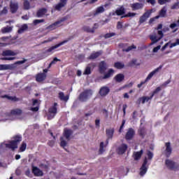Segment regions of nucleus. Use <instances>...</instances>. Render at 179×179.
<instances>
[{"label": "nucleus", "mask_w": 179, "mask_h": 179, "mask_svg": "<svg viewBox=\"0 0 179 179\" xmlns=\"http://www.w3.org/2000/svg\"><path fill=\"white\" fill-rule=\"evenodd\" d=\"M106 8H107V6L106 5L98 6L94 12V16H97V15L104 13V12H106Z\"/></svg>", "instance_id": "9d476101"}, {"label": "nucleus", "mask_w": 179, "mask_h": 179, "mask_svg": "<svg viewBox=\"0 0 179 179\" xmlns=\"http://www.w3.org/2000/svg\"><path fill=\"white\" fill-rule=\"evenodd\" d=\"M153 99V96L151 95L150 96H142L140 100L142 103V104H145V103H148L149 100H152Z\"/></svg>", "instance_id": "c756f323"}, {"label": "nucleus", "mask_w": 179, "mask_h": 179, "mask_svg": "<svg viewBox=\"0 0 179 179\" xmlns=\"http://www.w3.org/2000/svg\"><path fill=\"white\" fill-rule=\"evenodd\" d=\"M171 9H179V1L176 2L171 7Z\"/></svg>", "instance_id": "8fccbe9b"}, {"label": "nucleus", "mask_w": 179, "mask_h": 179, "mask_svg": "<svg viewBox=\"0 0 179 179\" xmlns=\"http://www.w3.org/2000/svg\"><path fill=\"white\" fill-rule=\"evenodd\" d=\"M58 103H55L54 106L50 107L48 110V120H52L57 115V106Z\"/></svg>", "instance_id": "0eeeda50"}, {"label": "nucleus", "mask_w": 179, "mask_h": 179, "mask_svg": "<svg viewBox=\"0 0 179 179\" xmlns=\"http://www.w3.org/2000/svg\"><path fill=\"white\" fill-rule=\"evenodd\" d=\"M134 48H136V46L135 45L129 46L127 49H124L123 51H125L126 52H129V51H131V50H134Z\"/></svg>", "instance_id": "49530a36"}, {"label": "nucleus", "mask_w": 179, "mask_h": 179, "mask_svg": "<svg viewBox=\"0 0 179 179\" xmlns=\"http://www.w3.org/2000/svg\"><path fill=\"white\" fill-rule=\"evenodd\" d=\"M160 48H162V46L160 45L154 48V49L152 50V52H157V51H159Z\"/></svg>", "instance_id": "5fc2aeb1"}, {"label": "nucleus", "mask_w": 179, "mask_h": 179, "mask_svg": "<svg viewBox=\"0 0 179 179\" xmlns=\"http://www.w3.org/2000/svg\"><path fill=\"white\" fill-rule=\"evenodd\" d=\"M33 106H38V100L37 99L34 100Z\"/></svg>", "instance_id": "774afa93"}, {"label": "nucleus", "mask_w": 179, "mask_h": 179, "mask_svg": "<svg viewBox=\"0 0 179 179\" xmlns=\"http://www.w3.org/2000/svg\"><path fill=\"white\" fill-rule=\"evenodd\" d=\"M171 83V80L169 79L162 84L161 87H167V85H170Z\"/></svg>", "instance_id": "37998d69"}, {"label": "nucleus", "mask_w": 179, "mask_h": 179, "mask_svg": "<svg viewBox=\"0 0 179 179\" xmlns=\"http://www.w3.org/2000/svg\"><path fill=\"white\" fill-rule=\"evenodd\" d=\"M143 3H134L130 4V7L131 8L132 10H141V9H143Z\"/></svg>", "instance_id": "f8f14e48"}, {"label": "nucleus", "mask_w": 179, "mask_h": 179, "mask_svg": "<svg viewBox=\"0 0 179 179\" xmlns=\"http://www.w3.org/2000/svg\"><path fill=\"white\" fill-rule=\"evenodd\" d=\"M67 42H68V40L63 41L59 44H57L54 46L50 47L49 49L46 50V52H51L52 51H54V50H57V48H59V47H61V45H64V44H66Z\"/></svg>", "instance_id": "ddd939ff"}, {"label": "nucleus", "mask_w": 179, "mask_h": 179, "mask_svg": "<svg viewBox=\"0 0 179 179\" xmlns=\"http://www.w3.org/2000/svg\"><path fill=\"white\" fill-rule=\"evenodd\" d=\"M159 92H162V87H158L155 90L153 91L152 94H151V96L153 97L155 94H157Z\"/></svg>", "instance_id": "a19ab883"}, {"label": "nucleus", "mask_w": 179, "mask_h": 179, "mask_svg": "<svg viewBox=\"0 0 179 179\" xmlns=\"http://www.w3.org/2000/svg\"><path fill=\"white\" fill-rule=\"evenodd\" d=\"M134 135H135V131H134L132 129H129L126 134V139L131 140L132 138H134Z\"/></svg>", "instance_id": "4be33fe9"}, {"label": "nucleus", "mask_w": 179, "mask_h": 179, "mask_svg": "<svg viewBox=\"0 0 179 179\" xmlns=\"http://www.w3.org/2000/svg\"><path fill=\"white\" fill-rule=\"evenodd\" d=\"M26 148H27L26 143H22L21 147L20 148V150H21V152H24V150H26Z\"/></svg>", "instance_id": "de8ad7c7"}, {"label": "nucleus", "mask_w": 179, "mask_h": 179, "mask_svg": "<svg viewBox=\"0 0 179 179\" xmlns=\"http://www.w3.org/2000/svg\"><path fill=\"white\" fill-rule=\"evenodd\" d=\"M109 92L110 89H108V87H103L101 88L99 91V94H101V96H107V94H108Z\"/></svg>", "instance_id": "412c9836"}, {"label": "nucleus", "mask_w": 179, "mask_h": 179, "mask_svg": "<svg viewBox=\"0 0 179 179\" xmlns=\"http://www.w3.org/2000/svg\"><path fill=\"white\" fill-rule=\"evenodd\" d=\"M17 53L10 50H5L3 52V57H14V55H16Z\"/></svg>", "instance_id": "5701e85b"}, {"label": "nucleus", "mask_w": 179, "mask_h": 179, "mask_svg": "<svg viewBox=\"0 0 179 179\" xmlns=\"http://www.w3.org/2000/svg\"><path fill=\"white\" fill-rule=\"evenodd\" d=\"M166 2H167L166 0H158V3H159V5H164Z\"/></svg>", "instance_id": "0e129e2a"}, {"label": "nucleus", "mask_w": 179, "mask_h": 179, "mask_svg": "<svg viewBox=\"0 0 179 179\" xmlns=\"http://www.w3.org/2000/svg\"><path fill=\"white\" fill-rule=\"evenodd\" d=\"M3 97H5L6 99H8V100L16 101V97L15 96H8V95H5Z\"/></svg>", "instance_id": "864d4df0"}, {"label": "nucleus", "mask_w": 179, "mask_h": 179, "mask_svg": "<svg viewBox=\"0 0 179 179\" xmlns=\"http://www.w3.org/2000/svg\"><path fill=\"white\" fill-rule=\"evenodd\" d=\"M47 13V8H41L37 12L38 17H43Z\"/></svg>", "instance_id": "cd10ccee"}, {"label": "nucleus", "mask_w": 179, "mask_h": 179, "mask_svg": "<svg viewBox=\"0 0 179 179\" xmlns=\"http://www.w3.org/2000/svg\"><path fill=\"white\" fill-rule=\"evenodd\" d=\"M58 61H59V59H58V58H57V57H55L53 59V60L50 62V64L52 65H55V64H57V62H58Z\"/></svg>", "instance_id": "6e6d98bb"}, {"label": "nucleus", "mask_w": 179, "mask_h": 179, "mask_svg": "<svg viewBox=\"0 0 179 179\" xmlns=\"http://www.w3.org/2000/svg\"><path fill=\"white\" fill-rule=\"evenodd\" d=\"M55 144V141H52V140L50 141L48 143V145L49 146H51V147L54 146Z\"/></svg>", "instance_id": "052dcab7"}, {"label": "nucleus", "mask_w": 179, "mask_h": 179, "mask_svg": "<svg viewBox=\"0 0 179 179\" xmlns=\"http://www.w3.org/2000/svg\"><path fill=\"white\" fill-rule=\"evenodd\" d=\"M157 34H158L159 37L162 39L164 36L163 31L157 30Z\"/></svg>", "instance_id": "4d7b16f0"}, {"label": "nucleus", "mask_w": 179, "mask_h": 179, "mask_svg": "<svg viewBox=\"0 0 179 179\" xmlns=\"http://www.w3.org/2000/svg\"><path fill=\"white\" fill-rule=\"evenodd\" d=\"M65 20H68V17H64L60 20L52 24L49 27H47L48 30H55L57 27H59V26H62V22H65Z\"/></svg>", "instance_id": "423d86ee"}, {"label": "nucleus", "mask_w": 179, "mask_h": 179, "mask_svg": "<svg viewBox=\"0 0 179 179\" xmlns=\"http://www.w3.org/2000/svg\"><path fill=\"white\" fill-rule=\"evenodd\" d=\"M152 12H153V10H146L145 13H143L142 16L140 17L138 23L140 24H142V23H145L149 17H150V15H152Z\"/></svg>", "instance_id": "6e6552de"}, {"label": "nucleus", "mask_w": 179, "mask_h": 179, "mask_svg": "<svg viewBox=\"0 0 179 179\" xmlns=\"http://www.w3.org/2000/svg\"><path fill=\"white\" fill-rule=\"evenodd\" d=\"M68 142H69V141H68L66 137H60V146L62 148H65V146L68 145Z\"/></svg>", "instance_id": "393cba45"}, {"label": "nucleus", "mask_w": 179, "mask_h": 179, "mask_svg": "<svg viewBox=\"0 0 179 179\" xmlns=\"http://www.w3.org/2000/svg\"><path fill=\"white\" fill-rule=\"evenodd\" d=\"M107 70V64L104 62H101L99 64V72L100 73H104Z\"/></svg>", "instance_id": "aec40b11"}, {"label": "nucleus", "mask_w": 179, "mask_h": 179, "mask_svg": "<svg viewBox=\"0 0 179 179\" xmlns=\"http://www.w3.org/2000/svg\"><path fill=\"white\" fill-rule=\"evenodd\" d=\"M13 27H5L1 29L2 33H10L12 31Z\"/></svg>", "instance_id": "f704fd0d"}, {"label": "nucleus", "mask_w": 179, "mask_h": 179, "mask_svg": "<svg viewBox=\"0 0 179 179\" xmlns=\"http://www.w3.org/2000/svg\"><path fill=\"white\" fill-rule=\"evenodd\" d=\"M3 61H13V59H16V57H3L1 58Z\"/></svg>", "instance_id": "09e8293b"}, {"label": "nucleus", "mask_w": 179, "mask_h": 179, "mask_svg": "<svg viewBox=\"0 0 179 179\" xmlns=\"http://www.w3.org/2000/svg\"><path fill=\"white\" fill-rule=\"evenodd\" d=\"M152 157H145L143 159V164H141V166L139 169V176L141 177H143L148 171L149 166L150 165V163L152 162Z\"/></svg>", "instance_id": "f03ea898"}, {"label": "nucleus", "mask_w": 179, "mask_h": 179, "mask_svg": "<svg viewBox=\"0 0 179 179\" xmlns=\"http://www.w3.org/2000/svg\"><path fill=\"white\" fill-rule=\"evenodd\" d=\"M143 154V150H141L139 152H136L134 153V157H141V156H142V155Z\"/></svg>", "instance_id": "c03bdc74"}, {"label": "nucleus", "mask_w": 179, "mask_h": 179, "mask_svg": "<svg viewBox=\"0 0 179 179\" xmlns=\"http://www.w3.org/2000/svg\"><path fill=\"white\" fill-rule=\"evenodd\" d=\"M124 66V63H122V62H116L115 64V68H117V69H122Z\"/></svg>", "instance_id": "58836bf2"}, {"label": "nucleus", "mask_w": 179, "mask_h": 179, "mask_svg": "<svg viewBox=\"0 0 179 179\" xmlns=\"http://www.w3.org/2000/svg\"><path fill=\"white\" fill-rule=\"evenodd\" d=\"M59 98L60 100H62L63 101H66L67 100H69V96H65L64 94V92L59 93Z\"/></svg>", "instance_id": "2f4dec72"}, {"label": "nucleus", "mask_w": 179, "mask_h": 179, "mask_svg": "<svg viewBox=\"0 0 179 179\" xmlns=\"http://www.w3.org/2000/svg\"><path fill=\"white\" fill-rule=\"evenodd\" d=\"M62 8H65V6L61 3H58L55 6V9L56 10H61Z\"/></svg>", "instance_id": "4c0bfd02"}, {"label": "nucleus", "mask_w": 179, "mask_h": 179, "mask_svg": "<svg viewBox=\"0 0 179 179\" xmlns=\"http://www.w3.org/2000/svg\"><path fill=\"white\" fill-rule=\"evenodd\" d=\"M26 61H27V60L24 59V60H22V61H18V62H15V64H24V62H26Z\"/></svg>", "instance_id": "338daca9"}, {"label": "nucleus", "mask_w": 179, "mask_h": 179, "mask_svg": "<svg viewBox=\"0 0 179 179\" xmlns=\"http://www.w3.org/2000/svg\"><path fill=\"white\" fill-rule=\"evenodd\" d=\"M106 134L108 138L106 140V145H108V139H113V136L114 135V129L113 128L107 129L106 130Z\"/></svg>", "instance_id": "9b49d317"}, {"label": "nucleus", "mask_w": 179, "mask_h": 179, "mask_svg": "<svg viewBox=\"0 0 179 179\" xmlns=\"http://www.w3.org/2000/svg\"><path fill=\"white\" fill-rule=\"evenodd\" d=\"M124 76L123 74H117L115 77V80H116V82H118L120 83V82H122L123 79H124Z\"/></svg>", "instance_id": "c9c22d12"}, {"label": "nucleus", "mask_w": 179, "mask_h": 179, "mask_svg": "<svg viewBox=\"0 0 179 179\" xmlns=\"http://www.w3.org/2000/svg\"><path fill=\"white\" fill-rule=\"evenodd\" d=\"M29 27H27V24H23L20 29L18 30L19 34H22L24 31H26Z\"/></svg>", "instance_id": "e433bc0d"}, {"label": "nucleus", "mask_w": 179, "mask_h": 179, "mask_svg": "<svg viewBox=\"0 0 179 179\" xmlns=\"http://www.w3.org/2000/svg\"><path fill=\"white\" fill-rule=\"evenodd\" d=\"M101 54H103L101 50L99 52H94L90 56V59H96V58H99Z\"/></svg>", "instance_id": "c85d7f7f"}, {"label": "nucleus", "mask_w": 179, "mask_h": 179, "mask_svg": "<svg viewBox=\"0 0 179 179\" xmlns=\"http://www.w3.org/2000/svg\"><path fill=\"white\" fill-rule=\"evenodd\" d=\"M71 135H72V130L68 129H65L64 131L63 137L66 138V139L67 141H69V138H70Z\"/></svg>", "instance_id": "b1692460"}, {"label": "nucleus", "mask_w": 179, "mask_h": 179, "mask_svg": "<svg viewBox=\"0 0 179 179\" xmlns=\"http://www.w3.org/2000/svg\"><path fill=\"white\" fill-rule=\"evenodd\" d=\"M166 150H165V154L166 156L169 157L170 155H171L172 149H171V143L170 142L165 143Z\"/></svg>", "instance_id": "a211bd4d"}, {"label": "nucleus", "mask_w": 179, "mask_h": 179, "mask_svg": "<svg viewBox=\"0 0 179 179\" xmlns=\"http://www.w3.org/2000/svg\"><path fill=\"white\" fill-rule=\"evenodd\" d=\"M113 36H115V33L106 34L105 35V38H110V37H113Z\"/></svg>", "instance_id": "3c124183"}, {"label": "nucleus", "mask_w": 179, "mask_h": 179, "mask_svg": "<svg viewBox=\"0 0 179 179\" xmlns=\"http://www.w3.org/2000/svg\"><path fill=\"white\" fill-rule=\"evenodd\" d=\"M45 78H47V75L44 73H38L36 76V82H43V80H45Z\"/></svg>", "instance_id": "dca6fc26"}, {"label": "nucleus", "mask_w": 179, "mask_h": 179, "mask_svg": "<svg viewBox=\"0 0 179 179\" xmlns=\"http://www.w3.org/2000/svg\"><path fill=\"white\" fill-rule=\"evenodd\" d=\"M91 73V71H90V67L87 66L86 69H85V71L84 72V74L85 75H90Z\"/></svg>", "instance_id": "603ef678"}, {"label": "nucleus", "mask_w": 179, "mask_h": 179, "mask_svg": "<svg viewBox=\"0 0 179 179\" xmlns=\"http://www.w3.org/2000/svg\"><path fill=\"white\" fill-rule=\"evenodd\" d=\"M44 22V20H34V23L35 24H38V23H43Z\"/></svg>", "instance_id": "bf43d9fd"}, {"label": "nucleus", "mask_w": 179, "mask_h": 179, "mask_svg": "<svg viewBox=\"0 0 179 179\" xmlns=\"http://www.w3.org/2000/svg\"><path fill=\"white\" fill-rule=\"evenodd\" d=\"M127 149L128 145H127L126 144H122L117 149V153L119 155H124Z\"/></svg>", "instance_id": "f3484780"}, {"label": "nucleus", "mask_w": 179, "mask_h": 179, "mask_svg": "<svg viewBox=\"0 0 179 179\" xmlns=\"http://www.w3.org/2000/svg\"><path fill=\"white\" fill-rule=\"evenodd\" d=\"M167 12V10L166 9V8H163L160 12H159V16L161 17H164V16H166V13Z\"/></svg>", "instance_id": "ea45409f"}, {"label": "nucleus", "mask_w": 179, "mask_h": 179, "mask_svg": "<svg viewBox=\"0 0 179 179\" xmlns=\"http://www.w3.org/2000/svg\"><path fill=\"white\" fill-rule=\"evenodd\" d=\"M32 173L36 177L43 176V172L36 166H33Z\"/></svg>", "instance_id": "4468645a"}, {"label": "nucleus", "mask_w": 179, "mask_h": 179, "mask_svg": "<svg viewBox=\"0 0 179 179\" xmlns=\"http://www.w3.org/2000/svg\"><path fill=\"white\" fill-rule=\"evenodd\" d=\"M129 65L131 66H134V65L135 66H139V65H141V63H139V62H138V59H133L130 62H129Z\"/></svg>", "instance_id": "72a5a7b5"}, {"label": "nucleus", "mask_w": 179, "mask_h": 179, "mask_svg": "<svg viewBox=\"0 0 179 179\" xmlns=\"http://www.w3.org/2000/svg\"><path fill=\"white\" fill-rule=\"evenodd\" d=\"M93 94V91L91 90H86L79 96V100L80 101H87Z\"/></svg>", "instance_id": "39448f33"}, {"label": "nucleus", "mask_w": 179, "mask_h": 179, "mask_svg": "<svg viewBox=\"0 0 179 179\" xmlns=\"http://www.w3.org/2000/svg\"><path fill=\"white\" fill-rule=\"evenodd\" d=\"M160 69H162V66H159L157 69H155L154 71H152L151 73H150L148 76V77L145 79V81L141 82L140 84L143 86V85H145L148 80H150L156 73H157Z\"/></svg>", "instance_id": "1a4fd4ad"}, {"label": "nucleus", "mask_w": 179, "mask_h": 179, "mask_svg": "<svg viewBox=\"0 0 179 179\" xmlns=\"http://www.w3.org/2000/svg\"><path fill=\"white\" fill-rule=\"evenodd\" d=\"M24 8L27 10L30 9V3L28 1H24Z\"/></svg>", "instance_id": "79ce46f5"}, {"label": "nucleus", "mask_w": 179, "mask_h": 179, "mask_svg": "<svg viewBox=\"0 0 179 179\" xmlns=\"http://www.w3.org/2000/svg\"><path fill=\"white\" fill-rule=\"evenodd\" d=\"M108 144H106L104 145V142H101L100 143V147H99V153L101 154V153H104V152H106V148Z\"/></svg>", "instance_id": "473e14b6"}, {"label": "nucleus", "mask_w": 179, "mask_h": 179, "mask_svg": "<svg viewBox=\"0 0 179 179\" xmlns=\"http://www.w3.org/2000/svg\"><path fill=\"white\" fill-rule=\"evenodd\" d=\"M15 64H0V71H8L13 69Z\"/></svg>", "instance_id": "2eb2a0df"}, {"label": "nucleus", "mask_w": 179, "mask_h": 179, "mask_svg": "<svg viewBox=\"0 0 179 179\" xmlns=\"http://www.w3.org/2000/svg\"><path fill=\"white\" fill-rule=\"evenodd\" d=\"M22 137L20 136H16L14 139L8 143H2L1 144V149H10L11 150H15L17 149V144L21 142Z\"/></svg>", "instance_id": "f257e3e1"}, {"label": "nucleus", "mask_w": 179, "mask_h": 179, "mask_svg": "<svg viewBox=\"0 0 179 179\" xmlns=\"http://www.w3.org/2000/svg\"><path fill=\"white\" fill-rule=\"evenodd\" d=\"M135 16H136V13H128L127 15L124 16V17H135Z\"/></svg>", "instance_id": "a18cd8bd"}, {"label": "nucleus", "mask_w": 179, "mask_h": 179, "mask_svg": "<svg viewBox=\"0 0 179 179\" xmlns=\"http://www.w3.org/2000/svg\"><path fill=\"white\" fill-rule=\"evenodd\" d=\"M115 13L116 15H117V16H121V15H124V13H125V8L122 6L116 10Z\"/></svg>", "instance_id": "7c9ffc66"}, {"label": "nucleus", "mask_w": 179, "mask_h": 179, "mask_svg": "<svg viewBox=\"0 0 179 179\" xmlns=\"http://www.w3.org/2000/svg\"><path fill=\"white\" fill-rule=\"evenodd\" d=\"M117 29H122V22H117Z\"/></svg>", "instance_id": "e2e57ef3"}, {"label": "nucleus", "mask_w": 179, "mask_h": 179, "mask_svg": "<svg viewBox=\"0 0 179 179\" xmlns=\"http://www.w3.org/2000/svg\"><path fill=\"white\" fill-rule=\"evenodd\" d=\"M165 165L168 170L175 172L179 171V163H177L172 159H166Z\"/></svg>", "instance_id": "7ed1b4c3"}, {"label": "nucleus", "mask_w": 179, "mask_h": 179, "mask_svg": "<svg viewBox=\"0 0 179 179\" xmlns=\"http://www.w3.org/2000/svg\"><path fill=\"white\" fill-rule=\"evenodd\" d=\"M169 45H170V42L166 43L161 49V51H164V50H166V48H167V47H169Z\"/></svg>", "instance_id": "13d9d810"}, {"label": "nucleus", "mask_w": 179, "mask_h": 179, "mask_svg": "<svg viewBox=\"0 0 179 179\" xmlns=\"http://www.w3.org/2000/svg\"><path fill=\"white\" fill-rule=\"evenodd\" d=\"M147 2H148L149 3H151V5H155V3H156L155 0H147Z\"/></svg>", "instance_id": "69168bd1"}, {"label": "nucleus", "mask_w": 179, "mask_h": 179, "mask_svg": "<svg viewBox=\"0 0 179 179\" xmlns=\"http://www.w3.org/2000/svg\"><path fill=\"white\" fill-rule=\"evenodd\" d=\"M23 111L21 109H15L11 110L10 113L8 114L7 120H10V121H15L19 115H22Z\"/></svg>", "instance_id": "20e7f679"}, {"label": "nucleus", "mask_w": 179, "mask_h": 179, "mask_svg": "<svg viewBox=\"0 0 179 179\" xmlns=\"http://www.w3.org/2000/svg\"><path fill=\"white\" fill-rule=\"evenodd\" d=\"M150 38L152 41L151 44H156V43H157L158 41H160V40H162V38H159V36L156 35V34H153L150 35Z\"/></svg>", "instance_id": "6ab92c4d"}, {"label": "nucleus", "mask_w": 179, "mask_h": 179, "mask_svg": "<svg viewBox=\"0 0 179 179\" xmlns=\"http://www.w3.org/2000/svg\"><path fill=\"white\" fill-rule=\"evenodd\" d=\"M10 10L12 13H15L17 10V3L15 1L10 2Z\"/></svg>", "instance_id": "a878e982"}, {"label": "nucleus", "mask_w": 179, "mask_h": 179, "mask_svg": "<svg viewBox=\"0 0 179 179\" xmlns=\"http://www.w3.org/2000/svg\"><path fill=\"white\" fill-rule=\"evenodd\" d=\"M114 75V71L113 69H109V71L106 73L103 77L102 79H108L109 78H111Z\"/></svg>", "instance_id": "bb28decb"}, {"label": "nucleus", "mask_w": 179, "mask_h": 179, "mask_svg": "<svg viewBox=\"0 0 179 179\" xmlns=\"http://www.w3.org/2000/svg\"><path fill=\"white\" fill-rule=\"evenodd\" d=\"M67 2H68V0H59V3H62V5H64V6H66Z\"/></svg>", "instance_id": "680f3d73"}]
</instances>
